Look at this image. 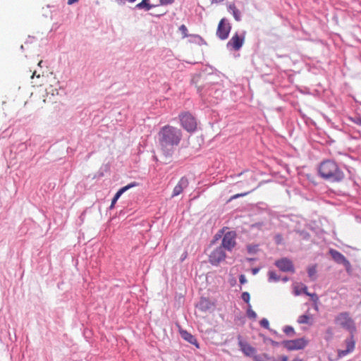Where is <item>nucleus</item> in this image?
Segmentation results:
<instances>
[{"label": "nucleus", "instance_id": "nucleus-2", "mask_svg": "<svg viewBox=\"0 0 361 361\" xmlns=\"http://www.w3.org/2000/svg\"><path fill=\"white\" fill-rule=\"evenodd\" d=\"M319 175L330 183L342 182L345 177L343 170L333 159H325L322 161L318 169Z\"/></svg>", "mask_w": 361, "mask_h": 361}, {"label": "nucleus", "instance_id": "nucleus-34", "mask_svg": "<svg viewBox=\"0 0 361 361\" xmlns=\"http://www.w3.org/2000/svg\"><path fill=\"white\" fill-rule=\"evenodd\" d=\"M239 281H240V284H245L247 283V281L244 274H240L239 276Z\"/></svg>", "mask_w": 361, "mask_h": 361}, {"label": "nucleus", "instance_id": "nucleus-22", "mask_svg": "<svg viewBox=\"0 0 361 361\" xmlns=\"http://www.w3.org/2000/svg\"><path fill=\"white\" fill-rule=\"evenodd\" d=\"M190 42L199 45L207 44L205 40L199 35H190Z\"/></svg>", "mask_w": 361, "mask_h": 361}, {"label": "nucleus", "instance_id": "nucleus-36", "mask_svg": "<svg viewBox=\"0 0 361 361\" xmlns=\"http://www.w3.org/2000/svg\"><path fill=\"white\" fill-rule=\"evenodd\" d=\"M248 193H249V192L236 194V195H234L233 196H232L231 199H237L240 197H244V196L247 195Z\"/></svg>", "mask_w": 361, "mask_h": 361}, {"label": "nucleus", "instance_id": "nucleus-1", "mask_svg": "<svg viewBox=\"0 0 361 361\" xmlns=\"http://www.w3.org/2000/svg\"><path fill=\"white\" fill-rule=\"evenodd\" d=\"M182 137L181 130L176 127L166 125L160 129L158 133L159 144L166 157L172 156Z\"/></svg>", "mask_w": 361, "mask_h": 361}, {"label": "nucleus", "instance_id": "nucleus-13", "mask_svg": "<svg viewBox=\"0 0 361 361\" xmlns=\"http://www.w3.org/2000/svg\"><path fill=\"white\" fill-rule=\"evenodd\" d=\"M345 343L346 345V349L338 350V356L340 358L345 357V355L352 353L354 350L355 346V341L354 339V334H350V337L345 339Z\"/></svg>", "mask_w": 361, "mask_h": 361}, {"label": "nucleus", "instance_id": "nucleus-42", "mask_svg": "<svg viewBox=\"0 0 361 361\" xmlns=\"http://www.w3.org/2000/svg\"><path fill=\"white\" fill-rule=\"evenodd\" d=\"M34 76H36L37 78H39V75H37V74H36V71H35V72L33 73L32 75V78H34Z\"/></svg>", "mask_w": 361, "mask_h": 361}, {"label": "nucleus", "instance_id": "nucleus-16", "mask_svg": "<svg viewBox=\"0 0 361 361\" xmlns=\"http://www.w3.org/2000/svg\"><path fill=\"white\" fill-rule=\"evenodd\" d=\"M189 182L186 177L180 178L177 185L174 187L172 197L179 195L183 190L188 186Z\"/></svg>", "mask_w": 361, "mask_h": 361}, {"label": "nucleus", "instance_id": "nucleus-18", "mask_svg": "<svg viewBox=\"0 0 361 361\" xmlns=\"http://www.w3.org/2000/svg\"><path fill=\"white\" fill-rule=\"evenodd\" d=\"M293 293L296 296L300 295L302 293H305L307 295L311 296L312 298L315 300L318 299L316 293H310L307 292V287L306 286H303L301 288L295 286L293 290Z\"/></svg>", "mask_w": 361, "mask_h": 361}, {"label": "nucleus", "instance_id": "nucleus-46", "mask_svg": "<svg viewBox=\"0 0 361 361\" xmlns=\"http://www.w3.org/2000/svg\"><path fill=\"white\" fill-rule=\"evenodd\" d=\"M42 61H39V63H38V65H39V66H42Z\"/></svg>", "mask_w": 361, "mask_h": 361}, {"label": "nucleus", "instance_id": "nucleus-6", "mask_svg": "<svg viewBox=\"0 0 361 361\" xmlns=\"http://www.w3.org/2000/svg\"><path fill=\"white\" fill-rule=\"evenodd\" d=\"M329 254L335 262L343 265L348 274H351L352 267L347 258L340 252L334 249L329 250Z\"/></svg>", "mask_w": 361, "mask_h": 361}, {"label": "nucleus", "instance_id": "nucleus-17", "mask_svg": "<svg viewBox=\"0 0 361 361\" xmlns=\"http://www.w3.org/2000/svg\"><path fill=\"white\" fill-rule=\"evenodd\" d=\"M181 338L186 341L187 342L190 343V344L195 345L197 348H200V344L197 340V338L195 337V336L192 335L190 333H189L186 330L180 329L179 331Z\"/></svg>", "mask_w": 361, "mask_h": 361}, {"label": "nucleus", "instance_id": "nucleus-39", "mask_svg": "<svg viewBox=\"0 0 361 361\" xmlns=\"http://www.w3.org/2000/svg\"><path fill=\"white\" fill-rule=\"evenodd\" d=\"M151 15H152V16H155V17H157V18H161L162 16H164V13H160V14H152V13H151Z\"/></svg>", "mask_w": 361, "mask_h": 361}, {"label": "nucleus", "instance_id": "nucleus-19", "mask_svg": "<svg viewBox=\"0 0 361 361\" xmlns=\"http://www.w3.org/2000/svg\"><path fill=\"white\" fill-rule=\"evenodd\" d=\"M212 306V303L208 298H201L199 303L197 305L198 309L202 312H206L209 310Z\"/></svg>", "mask_w": 361, "mask_h": 361}, {"label": "nucleus", "instance_id": "nucleus-23", "mask_svg": "<svg viewBox=\"0 0 361 361\" xmlns=\"http://www.w3.org/2000/svg\"><path fill=\"white\" fill-rule=\"evenodd\" d=\"M268 281L269 282H278L280 280V277L276 274L274 271H269L268 272Z\"/></svg>", "mask_w": 361, "mask_h": 361}, {"label": "nucleus", "instance_id": "nucleus-35", "mask_svg": "<svg viewBox=\"0 0 361 361\" xmlns=\"http://www.w3.org/2000/svg\"><path fill=\"white\" fill-rule=\"evenodd\" d=\"M264 226L263 222H257L251 225L252 228H257L260 229Z\"/></svg>", "mask_w": 361, "mask_h": 361}, {"label": "nucleus", "instance_id": "nucleus-4", "mask_svg": "<svg viewBox=\"0 0 361 361\" xmlns=\"http://www.w3.org/2000/svg\"><path fill=\"white\" fill-rule=\"evenodd\" d=\"M335 323L344 329L348 331L350 334L356 331L354 320L350 317L348 312H341L335 317Z\"/></svg>", "mask_w": 361, "mask_h": 361}, {"label": "nucleus", "instance_id": "nucleus-37", "mask_svg": "<svg viewBox=\"0 0 361 361\" xmlns=\"http://www.w3.org/2000/svg\"><path fill=\"white\" fill-rule=\"evenodd\" d=\"M275 240H276V244H278V245L281 244L282 243L283 238L281 235H277L275 237Z\"/></svg>", "mask_w": 361, "mask_h": 361}, {"label": "nucleus", "instance_id": "nucleus-8", "mask_svg": "<svg viewBox=\"0 0 361 361\" xmlns=\"http://www.w3.org/2000/svg\"><path fill=\"white\" fill-rule=\"evenodd\" d=\"M307 343V341L303 338L283 341L281 343L282 345L290 351L302 350L305 348Z\"/></svg>", "mask_w": 361, "mask_h": 361}, {"label": "nucleus", "instance_id": "nucleus-31", "mask_svg": "<svg viewBox=\"0 0 361 361\" xmlns=\"http://www.w3.org/2000/svg\"><path fill=\"white\" fill-rule=\"evenodd\" d=\"M350 119L355 124L361 126V117L360 116L351 117Z\"/></svg>", "mask_w": 361, "mask_h": 361}, {"label": "nucleus", "instance_id": "nucleus-7", "mask_svg": "<svg viewBox=\"0 0 361 361\" xmlns=\"http://www.w3.org/2000/svg\"><path fill=\"white\" fill-rule=\"evenodd\" d=\"M236 233L235 231L226 232L221 240V244L219 246L224 250H226L231 252L236 245Z\"/></svg>", "mask_w": 361, "mask_h": 361}, {"label": "nucleus", "instance_id": "nucleus-33", "mask_svg": "<svg viewBox=\"0 0 361 361\" xmlns=\"http://www.w3.org/2000/svg\"><path fill=\"white\" fill-rule=\"evenodd\" d=\"M174 2V0H159L160 5H169L172 4Z\"/></svg>", "mask_w": 361, "mask_h": 361}, {"label": "nucleus", "instance_id": "nucleus-12", "mask_svg": "<svg viewBox=\"0 0 361 361\" xmlns=\"http://www.w3.org/2000/svg\"><path fill=\"white\" fill-rule=\"evenodd\" d=\"M275 266L283 272H294V266L291 260L286 257H283L276 260L274 263Z\"/></svg>", "mask_w": 361, "mask_h": 361}, {"label": "nucleus", "instance_id": "nucleus-28", "mask_svg": "<svg viewBox=\"0 0 361 361\" xmlns=\"http://www.w3.org/2000/svg\"><path fill=\"white\" fill-rule=\"evenodd\" d=\"M317 273V269L315 266H312L308 268L307 269V274L309 277L313 278Z\"/></svg>", "mask_w": 361, "mask_h": 361}, {"label": "nucleus", "instance_id": "nucleus-11", "mask_svg": "<svg viewBox=\"0 0 361 361\" xmlns=\"http://www.w3.org/2000/svg\"><path fill=\"white\" fill-rule=\"evenodd\" d=\"M245 37V32L243 31L240 35L237 32L228 42L226 47L228 49H233L235 51L240 49L243 47Z\"/></svg>", "mask_w": 361, "mask_h": 361}, {"label": "nucleus", "instance_id": "nucleus-45", "mask_svg": "<svg viewBox=\"0 0 361 361\" xmlns=\"http://www.w3.org/2000/svg\"><path fill=\"white\" fill-rule=\"evenodd\" d=\"M247 260H248L249 262H252V261H253V260H254V259H252V258H247Z\"/></svg>", "mask_w": 361, "mask_h": 361}, {"label": "nucleus", "instance_id": "nucleus-30", "mask_svg": "<svg viewBox=\"0 0 361 361\" xmlns=\"http://www.w3.org/2000/svg\"><path fill=\"white\" fill-rule=\"evenodd\" d=\"M259 324L261 326L264 327V329H269V322L268 319H267L266 318H263L262 319H261Z\"/></svg>", "mask_w": 361, "mask_h": 361}, {"label": "nucleus", "instance_id": "nucleus-3", "mask_svg": "<svg viewBox=\"0 0 361 361\" xmlns=\"http://www.w3.org/2000/svg\"><path fill=\"white\" fill-rule=\"evenodd\" d=\"M197 92L201 98L209 104H216L223 96V90L219 84H212L204 87H198Z\"/></svg>", "mask_w": 361, "mask_h": 361}, {"label": "nucleus", "instance_id": "nucleus-14", "mask_svg": "<svg viewBox=\"0 0 361 361\" xmlns=\"http://www.w3.org/2000/svg\"><path fill=\"white\" fill-rule=\"evenodd\" d=\"M139 185L138 183L137 182H132L129 184H128L127 185L120 188L117 192L115 194L114 197H113L112 200H111V205L109 207V209H111L114 207V205L116 203V202L118 201V200L120 198V197L125 192H126L127 190H128L129 189L132 188H134V187H136Z\"/></svg>", "mask_w": 361, "mask_h": 361}, {"label": "nucleus", "instance_id": "nucleus-20", "mask_svg": "<svg viewBox=\"0 0 361 361\" xmlns=\"http://www.w3.org/2000/svg\"><path fill=\"white\" fill-rule=\"evenodd\" d=\"M228 11L232 13L233 18L235 20L238 22L241 20V13L240 11L236 8L235 5L234 4H230L228 6Z\"/></svg>", "mask_w": 361, "mask_h": 361}, {"label": "nucleus", "instance_id": "nucleus-5", "mask_svg": "<svg viewBox=\"0 0 361 361\" xmlns=\"http://www.w3.org/2000/svg\"><path fill=\"white\" fill-rule=\"evenodd\" d=\"M181 126L188 133H194L197 130L196 118L190 112H184L179 115Z\"/></svg>", "mask_w": 361, "mask_h": 361}, {"label": "nucleus", "instance_id": "nucleus-25", "mask_svg": "<svg viewBox=\"0 0 361 361\" xmlns=\"http://www.w3.org/2000/svg\"><path fill=\"white\" fill-rule=\"evenodd\" d=\"M283 331L288 336H293L295 334V330L291 326H285Z\"/></svg>", "mask_w": 361, "mask_h": 361}, {"label": "nucleus", "instance_id": "nucleus-44", "mask_svg": "<svg viewBox=\"0 0 361 361\" xmlns=\"http://www.w3.org/2000/svg\"><path fill=\"white\" fill-rule=\"evenodd\" d=\"M271 343L273 345H277L279 344L277 342L274 341H271Z\"/></svg>", "mask_w": 361, "mask_h": 361}, {"label": "nucleus", "instance_id": "nucleus-40", "mask_svg": "<svg viewBox=\"0 0 361 361\" xmlns=\"http://www.w3.org/2000/svg\"><path fill=\"white\" fill-rule=\"evenodd\" d=\"M78 0H68V4L71 5L75 2H77Z\"/></svg>", "mask_w": 361, "mask_h": 361}, {"label": "nucleus", "instance_id": "nucleus-29", "mask_svg": "<svg viewBox=\"0 0 361 361\" xmlns=\"http://www.w3.org/2000/svg\"><path fill=\"white\" fill-rule=\"evenodd\" d=\"M241 298L243 299V300L244 302H245L248 305L250 304L249 302H250V295L248 292H243L241 295Z\"/></svg>", "mask_w": 361, "mask_h": 361}, {"label": "nucleus", "instance_id": "nucleus-48", "mask_svg": "<svg viewBox=\"0 0 361 361\" xmlns=\"http://www.w3.org/2000/svg\"><path fill=\"white\" fill-rule=\"evenodd\" d=\"M20 49H23V45H21Z\"/></svg>", "mask_w": 361, "mask_h": 361}, {"label": "nucleus", "instance_id": "nucleus-10", "mask_svg": "<svg viewBox=\"0 0 361 361\" xmlns=\"http://www.w3.org/2000/svg\"><path fill=\"white\" fill-rule=\"evenodd\" d=\"M226 254L221 247H216L209 255V261L213 266H218L225 260Z\"/></svg>", "mask_w": 361, "mask_h": 361}, {"label": "nucleus", "instance_id": "nucleus-15", "mask_svg": "<svg viewBox=\"0 0 361 361\" xmlns=\"http://www.w3.org/2000/svg\"><path fill=\"white\" fill-rule=\"evenodd\" d=\"M238 345L240 348V350L246 355V356H254L256 353V349L251 346L246 341H243L241 339V337L239 336L238 337Z\"/></svg>", "mask_w": 361, "mask_h": 361}, {"label": "nucleus", "instance_id": "nucleus-24", "mask_svg": "<svg viewBox=\"0 0 361 361\" xmlns=\"http://www.w3.org/2000/svg\"><path fill=\"white\" fill-rule=\"evenodd\" d=\"M310 320V317L307 314H302L300 315L298 318L297 322L299 324H309Z\"/></svg>", "mask_w": 361, "mask_h": 361}, {"label": "nucleus", "instance_id": "nucleus-9", "mask_svg": "<svg viewBox=\"0 0 361 361\" xmlns=\"http://www.w3.org/2000/svg\"><path fill=\"white\" fill-rule=\"evenodd\" d=\"M231 30V25L226 18H222L219 23L216 36L221 40H225L228 37Z\"/></svg>", "mask_w": 361, "mask_h": 361}, {"label": "nucleus", "instance_id": "nucleus-43", "mask_svg": "<svg viewBox=\"0 0 361 361\" xmlns=\"http://www.w3.org/2000/svg\"><path fill=\"white\" fill-rule=\"evenodd\" d=\"M282 280H283V281L286 282V281H288V278L286 276V277L283 278Z\"/></svg>", "mask_w": 361, "mask_h": 361}, {"label": "nucleus", "instance_id": "nucleus-26", "mask_svg": "<svg viewBox=\"0 0 361 361\" xmlns=\"http://www.w3.org/2000/svg\"><path fill=\"white\" fill-rule=\"evenodd\" d=\"M247 316L252 319H255L257 318L256 312L252 310L250 304L248 305V307L246 312Z\"/></svg>", "mask_w": 361, "mask_h": 361}, {"label": "nucleus", "instance_id": "nucleus-27", "mask_svg": "<svg viewBox=\"0 0 361 361\" xmlns=\"http://www.w3.org/2000/svg\"><path fill=\"white\" fill-rule=\"evenodd\" d=\"M178 29L179 31L181 32L183 38L190 37V35H188V28L185 25H181Z\"/></svg>", "mask_w": 361, "mask_h": 361}, {"label": "nucleus", "instance_id": "nucleus-21", "mask_svg": "<svg viewBox=\"0 0 361 361\" xmlns=\"http://www.w3.org/2000/svg\"><path fill=\"white\" fill-rule=\"evenodd\" d=\"M156 6H157V5L149 4V0H142L140 3L135 6V8L144 9L145 11H148Z\"/></svg>", "mask_w": 361, "mask_h": 361}, {"label": "nucleus", "instance_id": "nucleus-38", "mask_svg": "<svg viewBox=\"0 0 361 361\" xmlns=\"http://www.w3.org/2000/svg\"><path fill=\"white\" fill-rule=\"evenodd\" d=\"M259 268L255 267L252 269V274L255 275L259 272Z\"/></svg>", "mask_w": 361, "mask_h": 361}, {"label": "nucleus", "instance_id": "nucleus-47", "mask_svg": "<svg viewBox=\"0 0 361 361\" xmlns=\"http://www.w3.org/2000/svg\"><path fill=\"white\" fill-rule=\"evenodd\" d=\"M130 2H135L136 0H128Z\"/></svg>", "mask_w": 361, "mask_h": 361}, {"label": "nucleus", "instance_id": "nucleus-32", "mask_svg": "<svg viewBox=\"0 0 361 361\" xmlns=\"http://www.w3.org/2000/svg\"><path fill=\"white\" fill-rule=\"evenodd\" d=\"M257 245H248L247 247L248 253H250V254L255 253L257 250Z\"/></svg>", "mask_w": 361, "mask_h": 361}, {"label": "nucleus", "instance_id": "nucleus-41", "mask_svg": "<svg viewBox=\"0 0 361 361\" xmlns=\"http://www.w3.org/2000/svg\"><path fill=\"white\" fill-rule=\"evenodd\" d=\"M224 0H212V3H221L224 1Z\"/></svg>", "mask_w": 361, "mask_h": 361}]
</instances>
